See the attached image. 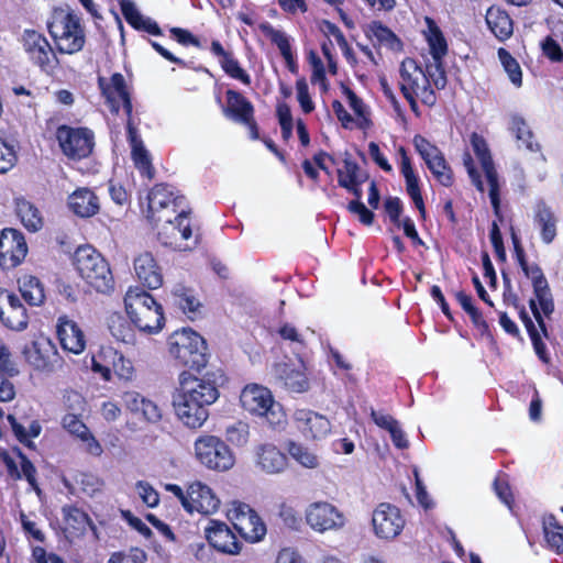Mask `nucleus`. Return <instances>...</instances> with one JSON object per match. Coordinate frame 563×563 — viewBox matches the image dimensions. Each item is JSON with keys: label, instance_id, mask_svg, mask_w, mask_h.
<instances>
[{"label": "nucleus", "instance_id": "f257e3e1", "mask_svg": "<svg viewBox=\"0 0 563 563\" xmlns=\"http://www.w3.org/2000/svg\"><path fill=\"white\" fill-rule=\"evenodd\" d=\"M511 241L514 245L515 260L523 275L531 280L533 294L536 296V299L529 300V307L540 330L545 336H548L547 325L541 311L547 317L554 311V301L549 283L539 264L528 262L526 251L514 228H511Z\"/></svg>", "mask_w": 563, "mask_h": 563}, {"label": "nucleus", "instance_id": "f03ea898", "mask_svg": "<svg viewBox=\"0 0 563 563\" xmlns=\"http://www.w3.org/2000/svg\"><path fill=\"white\" fill-rule=\"evenodd\" d=\"M167 347L175 364L185 371L200 373L208 364L207 342L191 328L174 331L167 339Z\"/></svg>", "mask_w": 563, "mask_h": 563}, {"label": "nucleus", "instance_id": "7ed1b4c3", "mask_svg": "<svg viewBox=\"0 0 563 563\" xmlns=\"http://www.w3.org/2000/svg\"><path fill=\"white\" fill-rule=\"evenodd\" d=\"M124 307L131 322L142 332L157 333L165 325L163 306L143 288L130 287Z\"/></svg>", "mask_w": 563, "mask_h": 563}, {"label": "nucleus", "instance_id": "20e7f679", "mask_svg": "<svg viewBox=\"0 0 563 563\" xmlns=\"http://www.w3.org/2000/svg\"><path fill=\"white\" fill-rule=\"evenodd\" d=\"M433 66L427 65L426 70L413 58H406L399 68V90L402 97L419 98L421 103L432 108L438 100L433 88V78L438 73L431 71Z\"/></svg>", "mask_w": 563, "mask_h": 563}, {"label": "nucleus", "instance_id": "39448f33", "mask_svg": "<svg viewBox=\"0 0 563 563\" xmlns=\"http://www.w3.org/2000/svg\"><path fill=\"white\" fill-rule=\"evenodd\" d=\"M74 265L80 277L101 294L114 289V278L108 261L91 245H80L74 254Z\"/></svg>", "mask_w": 563, "mask_h": 563}, {"label": "nucleus", "instance_id": "423d86ee", "mask_svg": "<svg viewBox=\"0 0 563 563\" xmlns=\"http://www.w3.org/2000/svg\"><path fill=\"white\" fill-rule=\"evenodd\" d=\"M56 49L60 54L74 55L80 52L86 44L85 27L81 19L73 11L55 12L47 24Z\"/></svg>", "mask_w": 563, "mask_h": 563}, {"label": "nucleus", "instance_id": "0eeeda50", "mask_svg": "<svg viewBox=\"0 0 563 563\" xmlns=\"http://www.w3.org/2000/svg\"><path fill=\"white\" fill-rule=\"evenodd\" d=\"M240 402L244 410L253 416L264 417L273 428L284 427L287 422L286 413L267 387L258 384L246 385L241 391Z\"/></svg>", "mask_w": 563, "mask_h": 563}, {"label": "nucleus", "instance_id": "6e6552de", "mask_svg": "<svg viewBox=\"0 0 563 563\" xmlns=\"http://www.w3.org/2000/svg\"><path fill=\"white\" fill-rule=\"evenodd\" d=\"M157 240L162 245L176 251L192 250L199 243V235L194 236L190 210L180 209L178 213L161 221Z\"/></svg>", "mask_w": 563, "mask_h": 563}, {"label": "nucleus", "instance_id": "1a4fd4ad", "mask_svg": "<svg viewBox=\"0 0 563 563\" xmlns=\"http://www.w3.org/2000/svg\"><path fill=\"white\" fill-rule=\"evenodd\" d=\"M146 219L152 225L158 227L161 221L175 216L186 201L172 185L161 183L154 185L147 192Z\"/></svg>", "mask_w": 563, "mask_h": 563}, {"label": "nucleus", "instance_id": "9d476101", "mask_svg": "<svg viewBox=\"0 0 563 563\" xmlns=\"http://www.w3.org/2000/svg\"><path fill=\"white\" fill-rule=\"evenodd\" d=\"M195 456L205 467L225 472L233 467L235 456L229 445L213 434H200L194 443Z\"/></svg>", "mask_w": 563, "mask_h": 563}, {"label": "nucleus", "instance_id": "9b49d317", "mask_svg": "<svg viewBox=\"0 0 563 563\" xmlns=\"http://www.w3.org/2000/svg\"><path fill=\"white\" fill-rule=\"evenodd\" d=\"M227 519L239 536L249 543L260 542L266 536L265 522L257 511L246 503L231 501L227 509Z\"/></svg>", "mask_w": 563, "mask_h": 563}, {"label": "nucleus", "instance_id": "f8f14e48", "mask_svg": "<svg viewBox=\"0 0 563 563\" xmlns=\"http://www.w3.org/2000/svg\"><path fill=\"white\" fill-rule=\"evenodd\" d=\"M223 115L232 122L243 125L247 130L250 140H260V125L255 118V107L241 91L228 89L225 103H221Z\"/></svg>", "mask_w": 563, "mask_h": 563}, {"label": "nucleus", "instance_id": "ddd939ff", "mask_svg": "<svg viewBox=\"0 0 563 563\" xmlns=\"http://www.w3.org/2000/svg\"><path fill=\"white\" fill-rule=\"evenodd\" d=\"M412 144L435 181L443 187H452L455 180L454 173L444 153L421 134L413 136Z\"/></svg>", "mask_w": 563, "mask_h": 563}, {"label": "nucleus", "instance_id": "4468645a", "mask_svg": "<svg viewBox=\"0 0 563 563\" xmlns=\"http://www.w3.org/2000/svg\"><path fill=\"white\" fill-rule=\"evenodd\" d=\"M98 87L112 113L118 114L122 107L126 122L136 123L133 115L132 96L121 73L112 74L109 80L99 76Z\"/></svg>", "mask_w": 563, "mask_h": 563}, {"label": "nucleus", "instance_id": "2eb2a0df", "mask_svg": "<svg viewBox=\"0 0 563 563\" xmlns=\"http://www.w3.org/2000/svg\"><path fill=\"white\" fill-rule=\"evenodd\" d=\"M56 139L63 154L74 161L88 157L95 145V135L88 128L62 124L56 130Z\"/></svg>", "mask_w": 563, "mask_h": 563}, {"label": "nucleus", "instance_id": "dca6fc26", "mask_svg": "<svg viewBox=\"0 0 563 563\" xmlns=\"http://www.w3.org/2000/svg\"><path fill=\"white\" fill-rule=\"evenodd\" d=\"M179 393L184 397L199 400L205 405L214 404L220 391L216 382L214 373L207 372L202 377H197L189 371H183L178 375Z\"/></svg>", "mask_w": 563, "mask_h": 563}, {"label": "nucleus", "instance_id": "f3484780", "mask_svg": "<svg viewBox=\"0 0 563 563\" xmlns=\"http://www.w3.org/2000/svg\"><path fill=\"white\" fill-rule=\"evenodd\" d=\"M472 148L481 162L482 168L485 173L489 186V199L493 208L494 216L500 221L503 220V212L500 207V188L498 175L488 148L487 142L483 135L473 132L470 136Z\"/></svg>", "mask_w": 563, "mask_h": 563}, {"label": "nucleus", "instance_id": "a211bd4d", "mask_svg": "<svg viewBox=\"0 0 563 563\" xmlns=\"http://www.w3.org/2000/svg\"><path fill=\"white\" fill-rule=\"evenodd\" d=\"M22 44L29 59L42 71L53 73L59 65L53 47L42 33L35 30H24Z\"/></svg>", "mask_w": 563, "mask_h": 563}, {"label": "nucleus", "instance_id": "6ab92c4d", "mask_svg": "<svg viewBox=\"0 0 563 563\" xmlns=\"http://www.w3.org/2000/svg\"><path fill=\"white\" fill-rule=\"evenodd\" d=\"M307 525L316 532L325 533L344 528V514L329 501L311 503L305 512Z\"/></svg>", "mask_w": 563, "mask_h": 563}, {"label": "nucleus", "instance_id": "aec40b11", "mask_svg": "<svg viewBox=\"0 0 563 563\" xmlns=\"http://www.w3.org/2000/svg\"><path fill=\"white\" fill-rule=\"evenodd\" d=\"M424 21L427 24L424 36L433 59L432 66L438 73L437 77L433 78V84L435 89L441 90L445 88L448 82L446 73L443 66V59L449 51L448 42L443 32L432 18L426 16Z\"/></svg>", "mask_w": 563, "mask_h": 563}, {"label": "nucleus", "instance_id": "412c9836", "mask_svg": "<svg viewBox=\"0 0 563 563\" xmlns=\"http://www.w3.org/2000/svg\"><path fill=\"white\" fill-rule=\"evenodd\" d=\"M27 243L24 234L14 228L0 231V267L9 271L23 263L27 255Z\"/></svg>", "mask_w": 563, "mask_h": 563}, {"label": "nucleus", "instance_id": "4be33fe9", "mask_svg": "<svg viewBox=\"0 0 563 563\" xmlns=\"http://www.w3.org/2000/svg\"><path fill=\"white\" fill-rule=\"evenodd\" d=\"M405 523L400 509L393 504L380 503L373 511L372 525L379 539H395L404 530Z\"/></svg>", "mask_w": 563, "mask_h": 563}, {"label": "nucleus", "instance_id": "5701e85b", "mask_svg": "<svg viewBox=\"0 0 563 563\" xmlns=\"http://www.w3.org/2000/svg\"><path fill=\"white\" fill-rule=\"evenodd\" d=\"M0 322L12 331H23L29 325L27 310L21 299L4 288H0Z\"/></svg>", "mask_w": 563, "mask_h": 563}, {"label": "nucleus", "instance_id": "b1692460", "mask_svg": "<svg viewBox=\"0 0 563 563\" xmlns=\"http://www.w3.org/2000/svg\"><path fill=\"white\" fill-rule=\"evenodd\" d=\"M205 537L208 543L218 552L236 555L242 550V542L230 527L220 520L211 519L205 528Z\"/></svg>", "mask_w": 563, "mask_h": 563}, {"label": "nucleus", "instance_id": "393cba45", "mask_svg": "<svg viewBox=\"0 0 563 563\" xmlns=\"http://www.w3.org/2000/svg\"><path fill=\"white\" fill-rule=\"evenodd\" d=\"M23 355L29 365L41 372H52L59 361L56 346L49 339L42 338L33 341L23 350Z\"/></svg>", "mask_w": 563, "mask_h": 563}, {"label": "nucleus", "instance_id": "a878e982", "mask_svg": "<svg viewBox=\"0 0 563 563\" xmlns=\"http://www.w3.org/2000/svg\"><path fill=\"white\" fill-rule=\"evenodd\" d=\"M294 422L306 440H321L331 431L329 419L310 409H297L294 413Z\"/></svg>", "mask_w": 563, "mask_h": 563}, {"label": "nucleus", "instance_id": "bb28decb", "mask_svg": "<svg viewBox=\"0 0 563 563\" xmlns=\"http://www.w3.org/2000/svg\"><path fill=\"white\" fill-rule=\"evenodd\" d=\"M13 453L20 460L21 470H19L14 459L10 455V453L0 446V461L5 465L8 476L12 481H20L24 477L32 489L40 493L41 489L36 479V467L20 448H13Z\"/></svg>", "mask_w": 563, "mask_h": 563}, {"label": "nucleus", "instance_id": "cd10ccee", "mask_svg": "<svg viewBox=\"0 0 563 563\" xmlns=\"http://www.w3.org/2000/svg\"><path fill=\"white\" fill-rule=\"evenodd\" d=\"M397 154L400 157V173L405 178L406 192L412 200L417 210L419 211L420 218L422 220H426L427 210L420 187V178L413 169L411 158L408 155L407 148L400 145L397 148Z\"/></svg>", "mask_w": 563, "mask_h": 563}, {"label": "nucleus", "instance_id": "c85d7f7f", "mask_svg": "<svg viewBox=\"0 0 563 563\" xmlns=\"http://www.w3.org/2000/svg\"><path fill=\"white\" fill-rule=\"evenodd\" d=\"M137 125L139 121L136 123L125 122L126 139L131 146V157L140 175L152 180L155 177V168L152 164V157L143 144Z\"/></svg>", "mask_w": 563, "mask_h": 563}, {"label": "nucleus", "instance_id": "c756f323", "mask_svg": "<svg viewBox=\"0 0 563 563\" xmlns=\"http://www.w3.org/2000/svg\"><path fill=\"white\" fill-rule=\"evenodd\" d=\"M56 334L64 351L76 355L85 351L86 335L79 324L68 316L58 317Z\"/></svg>", "mask_w": 563, "mask_h": 563}, {"label": "nucleus", "instance_id": "7c9ffc66", "mask_svg": "<svg viewBox=\"0 0 563 563\" xmlns=\"http://www.w3.org/2000/svg\"><path fill=\"white\" fill-rule=\"evenodd\" d=\"M189 501L185 510L189 514L195 511L202 515H212L220 508V499L213 490L201 482H194L189 485Z\"/></svg>", "mask_w": 563, "mask_h": 563}, {"label": "nucleus", "instance_id": "2f4dec72", "mask_svg": "<svg viewBox=\"0 0 563 563\" xmlns=\"http://www.w3.org/2000/svg\"><path fill=\"white\" fill-rule=\"evenodd\" d=\"M133 267L137 280L144 288L158 289L164 282L162 267L158 265L154 255L145 251L139 254L133 261Z\"/></svg>", "mask_w": 563, "mask_h": 563}, {"label": "nucleus", "instance_id": "473e14b6", "mask_svg": "<svg viewBox=\"0 0 563 563\" xmlns=\"http://www.w3.org/2000/svg\"><path fill=\"white\" fill-rule=\"evenodd\" d=\"M210 52L218 58L220 67L225 75L232 79L239 80L247 87L252 85L251 75L241 66L234 53L227 51L220 41H211Z\"/></svg>", "mask_w": 563, "mask_h": 563}, {"label": "nucleus", "instance_id": "72a5a7b5", "mask_svg": "<svg viewBox=\"0 0 563 563\" xmlns=\"http://www.w3.org/2000/svg\"><path fill=\"white\" fill-rule=\"evenodd\" d=\"M208 407V405H205L199 400H192L188 397H184L180 393L177 402H175L177 417L190 429H198L207 421L209 417Z\"/></svg>", "mask_w": 563, "mask_h": 563}, {"label": "nucleus", "instance_id": "f704fd0d", "mask_svg": "<svg viewBox=\"0 0 563 563\" xmlns=\"http://www.w3.org/2000/svg\"><path fill=\"white\" fill-rule=\"evenodd\" d=\"M69 210L79 218H91L99 213L100 201L93 190L87 187L77 188L67 199Z\"/></svg>", "mask_w": 563, "mask_h": 563}, {"label": "nucleus", "instance_id": "c9c22d12", "mask_svg": "<svg viewBox=\"0 0 563 563\" xmlns=\"http://www.w3.org/2000/svg\"><path fill=\"white\" fill-rule=\"evenodd\" d=\"M256 464L267 474H279L288 466L287 455L273 443H264L256 448Z\"/></svg>", "mask_w": 563, "mask_h": 563}, {"label": "nucleus", "instance_id": "e433bc0d", "mask_svg": "<svg viewBox=\"0 0 563 563\" xmlns=\"http://www.w3.org/2000/svg\"><path fill=\"white\" fill-rule=\"evenodd\" d=\"M364 35L374 47H387L391 51H400L402 43L395 32L379 20H373L363 26Z\"/></svg>", "mask_w": 563, "mask_h": 563}, {"label": "nucleus", "instance_id": "4c0bfd02", "mask_svg": "<svg viewBox=\"0 0 563 563\" xmlns=\"http://www.w3.org/2000/svg\"><path fill=\"white\" fill-rule=\"evenodd\" d=\"M82 412L66 413L62 418V426L67 432L79 438L81 441L87 442V451L99 456L102 453V448L96 438L91 434L88 427L81 419Z\"/></svg>", "mask_w": 563, "mask_h": 563}, {"label": "nucleus", "instance_id": "58836bf2", "mask_svg": "<svg viewBox=\"0 0 563 563\" xmlns=\"http://www.w3.org/2000/svg\"><path fill=\"white\" fill-rule=\"evenodd\" d=\"M120 9L126 23L134 30L143 31L154 36L163 35V31L157 22L142 15L133 1L122 0Z\"/></svg>", "mask_w": 563, "mask_h": 563}, {"label": "nucleus", "instance_id": "ea45409f", "mask_svg": "<svg viewBox=\"0 0 563 563\" xmlns=\"http://www.w3.org/2000/svg\"><path fill=\"white\" fill-rule=\"evenodd\" d=\"M485 20L489 31L498 41L505 42L511 37L514 33V21L506 10L493 5L487 10Z\"/></svg>", "mask_w": 563, "mask_h": 563}, {"label": "nucleus", "instance_id": "a19ab883", "mask_svg": "<svg viewBox=\"0 0 563 563\" xmlns=\"http://www.w3.org/2000/svg\"><path fill=\"white\" fill-rule=\"evenodd\" d=\"M123 400L131 412L141 415L148 422H158L162 418V411L157 404L136 391L124 393Z\"/></svg>", "mask_w": 563, "mask_h": 563}, {"label": "nucleus", "instance_id": "79ce46f5", "mask_svg": "<svg viewBox=\"0 0 563 563\" xmlns=\"http://www.w3.org/2000/svg\"><path fill=\"white\" fill-rule=\"evenodd\" d=\"M177 306L190 321H197L203 318V305L196 296L194 289L178 286L174 290Z\"/></svg>", "mask_w": 563, "mask_h": 563}, {"label": "nucleus", "instance_id": "37998d69", "mask_svg": "<svg viewBox=\"0 0 563 563\" xmlns=\"http://www.w3.org/2000/svg\"><path fill=\"white\" fill-rule=\"evenodd\" d=\"M119 351L111 345H101L91 356V371L104 382L112 380V369Z\"/></svg>", "mask_w": 563, "mask_h": 563}, {"label": "nucleus", "instance_id": "c03bdc74", "mask_svg": "<svg viewBox=\"0 0 563 563\" xmlns=\"http://www.w3.org/2000/svg\"><path fill=\"white\" fill-rule=\"evenodd\" d=\"M14 205L16 217L27 231L37 232L43 228V216L33 202L21 197L15 199Z\"/></svg>", "mask_w": 563, "mask_h": 563}, {"label": "nucleus", "instance_id": "a18cd8bd", "mask_svg": "<svg viewBox=\"0 0 563 563\" xmlns=\"http://www.w3.org/2000/svg\"><path fill=\"white\" fill-rule=\"evenodd\" d=\"M534 222L540 228L542 241L545 244L553 242L556 236V218L544 201H540L536 206Z\"/></svg>", "mask_w": 563, "mask_h": 563}, {"label": "nucleus", "instance_id": "49530a36", "mask_svg": "<svg viewBox=\"0 0 563 563\" xmlns=\"http://www.w3.org/2000/svg\"><path fill=\"white\" fill-rule=\"evenodd\" d=\"M542 531L547 548L556 554H563V525L553 514L543 517Z\"/></svg>", "mask_w": 563, "mask_h": 563}, {"label": "nucleus", "instance_id": "de8ad7c7", "mask_svg": "<svg viewBox=\"0 0 563 563\" xmlns=\"http://www.w3.org/2000/svg\"><path fill=\"white\" fill-rule=\"evenodd\" d=\"M64 522L67 529L75 534H82L87 527L92 525L89 515L74 505H66L62 509Z\"/></svg>", "mask_w": 563, "mask_h": 563}, {"label": "nucleus", "instance_id": "09e8293b", "mask_svg": "<svg viewBox=\"0 0 563 563\" xmlns=\"http://www.w3.org/2000/svg\"><path fill=\"white\" fill-rule=\"evenodd\" d=\"M20 292L30 306H41L45 301V289L42 282L32 275L23 276L20 280Z\"/></svg>", "mask_w": 563, "mask_h": 563}, {"label": "nucleus", "instance_id": "8fccbe9b", "mask_svg": "<svg viewBox=\"0 0 563 563\" xmlns=\"http://www.w3.org/2000/svg\"><path fill=\"white\" fill-rule=\"evenodd\" d=\"M509 130L516 137L519 146L532 150L533 133L520 114H512L510 117Z\"/></svg>", "mask_w": 563, "mask_h": 563}, {"label": "nucleus", "instance_id": "3c124183", "mask_svg": "<svg viewBox=\"0 0 563 563\" xmlns=\"http://www.w3.org/2000/svg\"><path fill=\"white\" fill-rule=\"evenodd\" d=\"M284 386L291 393H306L310 383L303 371L286 366L283 371Z\"/></svg>", "mask_w": 563, "mask_h": 563}, {"label": "nucleus", "instance_id": "603ef678", "mask_svg": "<svg viewBox=\"0 0 563 563\" xmlns=\"http://www.w3.org/2000/svg\"><path fill=\"white\" fill-rule=\"evenodd\" d=\"M260 30L272 42V44L277 46L283 57L294 54L289 36L284 31L275 29L268 22L262 23L260 25Z\"/></svg>", "mask_w": 563, "mask_h": 563}, {"label": "nucleus", "instance_id": "864d4df0", "mask_svg": "<svg viewBox=\"0 0 563 563\" xmlns=\"http://www.w3.org/2000/svg\"><path fill=\"white\" fill-rule=\"evenodd\" d=\"M498 58L508 74L510 81L516 87L522 86V70L517 59L504 47H499L497 51Z\"/></svg>", "mask_w": 563, "mask_h": 563}, {"label": "nucleus", "instance_id": "5fc2aeb1", "mask_svg": "<svg viewBox=\"0 0 563 563\" xmlns=\"http://www.w3.org/2000/svg\"><path fill=\"white\" fill-rule=\"evenodd\" d=\"M275 114L280 126L282 139L288 142L292 136L294 119L288 103L278 101L275 108Z\"/></svg>", "mask_w": 563, "mask_h": 563}, {"label": "nucleus", "instance_id": "6e6d98bb", "mask_svg": "<svg viewBox=\"0 0 563 563\" xmlns=\"http://www.w3.org/2000/svg\"><path fill=\"white\" fill-rule=\"evenodd\" d=\"M148 42H150V45L152 46V48L159 56H162L164 59L168 60L169 63L176 64L180 68H187V69H192L195 71H203V73L209 74V69L206 68L205 66L195 65V63L192 60L187 62L180 57H177L174 53L168 51L166 47H164L162 44H159L156 41L148 40Z\"/></svg>", "mask_w": 563, "mask_h": 563}, {"label": "nucleus", "instance_id": "4d7b16f0", "mask_svg": "<svg viewBox=\"0 0 563 563\" xmlns=\"http://www.w3.org/2000/svg\"><path fill=\"white\" fill-rule=\"evenodd\" d=\"M287 450L290 456L305 467L314 468L319 464L318 456L300 443L290 441Z\"/></svg>", "mask_w": 563, "mask_h": 563}, {"label": "nucleus", "instance_id": "13d9d810", "mask_svg": "<svg viewBox=\"0 0 563 563\" xmlns=\"http://www.w3.org/2000/svg\"><path fill=\"white\" fill-rule=\"evenodd\" d=\"M366 179V175H360V166L353 159L345 158L343 161V169H338V184L340 187H347L350 184Z\"/></svg>", "mask_w": 563, "mask_h": 563}, {"label": "nucleus", "instance_id": "bf43d9fd", "mask_svg": "<svg viewBox=\"0 0 563 563\" xmlns=\"http://www.w3.org/2000/svg\"><path fill=\"white\" fill-rule=\"evenodd\" d=\"M277 333L283 340L289 341L291 344H294V351L296 355L299 356L301 353L306 351L307 342L303 335L291 323L286 322L282 324Z\"/></svg>", "mask_w": 563, "mask_h": 563}, {"label": "nucleus", "instance_id": "052dcab7", "mask_svg": "<svg viewBox=\"0 0 563 563\" xmlns=\"http://www.w3.org/2000/svg\"><path fill=\"white\" fill-rule=\"evenodd\" d=\"M250 426L249 423L238 420L225 429V439L235 446H243L249 442Z\"/></svg>", "mask_w": 563, "mask_h": 563}, {"label": "nucleus", "instance_id": "680f3d73", "mask_svg": "<svg viewBox=\"0 0 563 563\" xmlns=\"http://www.w3.org/2000/svg\"><path fill=\"white\" fill-rule=\"evenodd\" d=\"M75 483L78 485L80 492L87 496H93L101 492L102 481L90 472H79L75 476Z\"/></svg>", "mask_w": 563, "mask_h": 563}, {"label": "nucleus", "instance_id": "e2e57ef3", "mask_svg": "<svg viewBox=\"0 0 563 563\" xmlns=\"http://www.w3.org/2000/svg\"><path fill=\"white\" fill-rule=\"evenodd\" d=\"M110 332L112 336L122 343L130 344L135 341V333L132 329L131 324L124 319L118 318L117 320H112L109 325Z\"/></svg>", "mask_w": 563, "mask_h": 563}, {"label": "nucleus", "instance_id": "0e129e2a", "mask_svg": "<svg viewBox=\"0 0 563 563\" xmlns=\"http://www.w3.org/2000/svg\"><path fill=\"white\" fill-rule=\"evenodd\" d=\"M115 375L120 380L131 382L136 375L133 362L125 357L122 352L119 351L115 364L113 365L112 375Z\"/></svg>", "mask_w": 563, "mask_h": 563}, {"label": "nucleus", "instance_id": "69168bd1", "mask_svg": "<svg viewBox=\"0 0 563 563\" xmlns=\"http://www.w3.org/2000/svg\"><path fill=\"white\" fill-rule=\"evenodd\" d=\"M168 32L169 37L184 47L194 46L199 49L202 48L200 38L187 29L173 26L168 30Z\"/></svg>", "mask_w": 563, "mask_h": 563}, {"label": "nucleus", "instance_id": "338daca9", "mask_svg": "<svg viewBox=\"0 0 563 563\" xmlns=\"http://www.w3.org/2000/svg\"><path fill=\"white\" fill-rule=\"evenodd\" d=\"M19 375V369L15 366V372H9L8 369H3L0 367V401L8 402L14 399L15 397V387L13 383L10 380L12 377Z\"/></svg>", "mask_w": 563, "mask_h": 563}, {"label": "nucleus", "instance_id": "774afa93", "mask_svg": "<svg viewBox=\"0 0 563 563\" xmlns=\"http://www.w3.org/2000/svg\"><path fill=\"white\" fill-rule=\"evenodd\" d=\"M16 162L18 155L14 146L0 137V174L11 170Z\"/></svg>", "mask_w": 563, "mask_h": 563}]
</instances>
